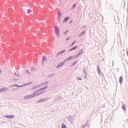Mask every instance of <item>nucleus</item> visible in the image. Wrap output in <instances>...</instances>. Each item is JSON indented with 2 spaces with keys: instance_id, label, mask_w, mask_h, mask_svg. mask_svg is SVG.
I'll use <instances>...</instances> for the list:
<instances>
[{
  "instance_id": "0eeeda50",
  "label": "nucleus",
  "mask_w": 128,
  "mask_h": 128,
  "mask_svg": "<svg viewBox=\"0 0 128 128\" xmlns=\"http://www.w3.org/2000/svg\"><path fill=\"white\" fill-rule=\"evenodd\" d=\"M47 60V59L45 57H43L42 58V63L43 64H44L45 62H46Z\"/></svg>"
},
{
  "instance_id": "423d86ee",
  "label": "nucleus",
  "mask_w": 128,
  "mask_h": 128,
  "mask_svg": "<svg viewBox=\"0 0 128 128\" xmlns=\"http://www.w3.org/2000/svg\"><path fill=\"white\" fill-rule=\"evenodd\" d=\"M74 58L73 57V56H70V57L66 59L65 60L66 61H68L71 60L72 59H73Z\"/></svg>"
},
{
  "instance_id": "7ed1b4c3",
  "label": "nucleus",
  "mask_w": 128,
  "mask_h": 128,
  "mask_svg": "<svg viewBox=\"0 0 128 128\" xmlns=\"http://www.w3.org/2000/svg\"><path fill=\"white\" fill-rule=\"evenodd\" d=\"M34 97V95L33 94L28 95L25 96L24 97V98L26 99H28L30 98H32Z\"/></svg>"
},
{
  "instance_id": "f8f14e48",
  "label": "nucleus",
  "mask_w": 128,
  "mask_h": 128,
  "mask_svg": "<svg viewBox=\"0 0 128 128\" xmlns=\"http://www.w3.org/2000/svg\"><path fill=\"white\" fill-rule=\"evenodd\" d=\"M32 10L30 9L28 10L27 11V12L28 14L31 13H32Z\"/></svg>"
},
{
  "instance_id": "5701e85b",
  "label": "nucleus",
  "mask_w": 128,
  "mask_h": 128,
  "mask_svg": "<svg viewBox=\"0 0 128 128\" xmlns=\"http://www.w3.org/2000/svg\"><path fill=\"white\" fill-rule=\"evenodd\" d=\"M2 72V71L0 69V74H1V73Z\"/></svg>"
},
{
  "instance_id": "a878e982",
  "label": "nucleus",
  "mask_w": 128,
  "mask_h": 128,
  "mask_svg": "<svg viewBox=\"0 0 128 128\" xmlns=\"http://www.w3.org/2000/svg\"><path fill=\"white\" fill-rule=\"evenodd\" d=\"M59 15V16H60L61 15V14H59L58 15V16Z\"/></svg>"
},
{
  "instance_id": "6e6552de",
  "label": "nucleus",
  "mask_w": 128,
  "mask_h": 128,
  "mask_svg": "<svg viewBox=\"0 0 128 128\" xmlns=\"http://www.w3.org/2000/svg\"><path fill=\"white\" fill-rule=\"evenodd\" d=\"M77 47H78V46H75L72 48L71 49H70L69 50V52H70L73 50H74L76 49L77 48Z\"/></svg>"
},
{
  "instance_id": "f257e3e1",
  "label": "nucleus",
  "mask_w": 128,
  "mask_h": 128,
  "mask_svg": "<svg viewBox=\"0 0 128 128\" xmlns=\"http://www.w3.org/2000/svg\"><path fill=\"white\" fill-rule=\"evenodd\" d=\"M47 87L42 88L35 91L33 93L34 96H38L42 93L44 92V90Z\"/></svg>"
},
{
  "instance_id": "f03ea898",
  "label": "nucleus",
  "mask_w": 128,
  "mask_h": 128,
  "mask_svg": "<svg viewBox=\"0 0 128 128\" xmlns=\"http://www.w3.org/2000/svg\"><path fill=\"white\" fill-rule=\"evenodd\" d=\"M55 34L58 37H59L60 36L59 34L60 30L57 26H56L55 27Z\"/></svg>"
},
{
  "instance_id": "20e7f679",
  "label": "nucleus",
  "mask_w": 128,
  "mask_h": 128,
  "mask_svg": "<svg viewBox=\"0 0 128 128\" xmlns=\"http://www.w3.org/2000/svg\"><path fill=\"white\" fill-rule=\"evenodd\" d=\"M44 85V84L42 83V84H40L39 86H35L33 87L32 88V89L34 90H35V89H36L37 88H38L41 86H42Z\"/></svg>"
},
{
  "instance_id": "f3484780",
  "label": "nucleus",
  "mask_w": 128,
  "mask_h": 128,
  "mask_svg": "<svg viewBox=\"0 0 128 128\" xmlns=\"http://www.w3.org/2000/svg\"><path fill=\"white\" fill-rule=\"evenodd\" d=\"M122 77H120V79H119V81H120V83H121V82H122Z\"/></svg>"
},
{
  "instance_id": "aec40b11",
  "label": "nucleus",
  "mask_w": 128,
  "mask_h": 128,
  "mask_svg": "<svg viewBox=\"0 0 128 128\" xmlns=\"http://www.w3.org/2000/svg\"><path fill=\"white\" fill-rule=\"evenodd\" d=\"M85 33V32H82L80 33V35H83V34H84Z\"/></svg>"
},
{
  "instance_id": "dca6fc26",
  "label": "nucleus",
  "mask_w": 128,
  "mask_h": 128,
  "mask_svg": "<svg viewBox=\"0 0 128 128\" xmlns=\"http://www.w3.org/2000/svg\"><path fill=\"white\" fill-rule=\"evenodd\" d=\"M69 18L68 17H66L64 18V21L65 22H66L69 19Z\"/></svg>"
},
{
  "instance_id": "b1692460",
  "label": "nucleus",
  "mask_w": 128,
  "mask_h": 128,
  "mask_svg": "<svg viewBox=\"0 0 128 128\" xmlns=\"http://www.w3.org/2000/svg\"><path fill=\"white\" fill-rule=\"evenodd\" d=\"M122 108H123L124 109H126L125 108H124V107H122Z\"/></svg>"
},
{
  "instance_id": "39448f33",
  "label": "nucleus",
  "mask_w": 128,
  "mask_h": 128,
  "mask_svg": "<svg viewBox=\"0 0 128 128\" xmlns=\"http://www.w3.org/2000/svg\"><path fill=\"white\" fill-rule=\"evenodd\" d=\"M66 51L65 50H64L58 52L56 54L57 56H58L59 55L64 53Z\"/></svg>"
},
{
  "instance_id": "9d476101",
  "label": "nucleus",
  "mask_w": 128,
  "mask_h": 128,
  "mask_svg": "<svg viewBox=\"0 0 128 128\" xmlns=\"http://www.w3.org/2000/svg\"><path fill=\"white\" fill-rule=\"evenodd\" d=\"M64 63L63 62H61L59 64L58 66H57V67H56L57 68H58L60 66H62V65H63L64 64Z\"/></svg>"
},
{
  "instance_id": "412c9836",
  "label": "nucleus",
  "mask_w": 128,
  "mask_h": 128,
  "mask_svg": "<svg viewBox=\"0 0 128 128\" xmlns=\"http://www.w3.org/2000/svg\"><path fill=\"white\" fill-rule=\"evenodd\" d=\"M58 20L59 21H60V20L61 19V17L60 16H59V15L58 16Z\"/></svg>"
},
{
  "instance_id": "1a4fd4ad",
  "label": "nucleus",
  "mask_w": 128,
  "mask_h": 128,
  "mask_svg": "<svg viewBox=\"0 0 128 128\" xmlns=\"http://www.w3.org/2000/svg\"><path fill=\"white\" fill-rule=\"evenodd\" d=\"M7 88H4L0 89V92H5L6 90H7Z\"/></svg>"
},
{
  "instance_id": "a211bd4d",
  "label": "nucleus",
  "mask_w": 128,
  "mask_h": 128,
  "mask_svg": "<svg viewBox=\"0 0 128 128\" xmlns=\"http://www.w3.org/2000/svg\"><path fill=\"white\" fill-rule=\"evenodd\" d=\"M76 4H74L73 6V8H74L76 7Z\"/></svg>"
},
{
  "instance_id": "9b49d317",
  "label": "nucleus",
  "mask_w": 128,
  "mask_h": 128,
  "mask_svg": "<svg viewBox=\"0 0 128 128\" xmlns=\"http://www.w3.org/2000/svg\"><path fill=\"white\" fill-rule=\"evenodd\" d=\"M62 128H66V126L65 124L62 123Z\"/></svg>"
},
{
  "instance_id": "2eb2a0df",
  "label": "nucleus",
  "mask_w": 128,
  "mask_h": 128,
  "mask_svg": "<svg viewBox=\"0 0 128 128\" xmlns=\"http://www.w3.org/2000/svg\"><path fill=\"white\" fill-rule=\"evenodd\" d=\"M83 53L82 50V49L81 50H80L79 53H78L80 55L82 54Z\"/></svg>"
},
{
  "instance_id": "393cba45",
  "label": "nucleus",
  "mask_w": 128,
  "mask_h": 128,
  "mask_svg": "<svg viewBox=\"0 0 128 128\" xmlns=\"http://www.w3.org/2000/svg\"><path fill=\"white\" fill-rule=\"evenodd\" d=\"M70 38H67V39H66V40H68Z\"/></svg>"
},
{
  "instance_id": "6ab92c4d",
  "label": "nucleus",
  "mask_w": 128,
  "mask_h": 128,
  "mask_svg": "<svg viewBox=\"0 0 128 128\" xmlns=\"http://www.w3.org/2000/svg\"><path fill=\"white\" fill-rule=\"evenodd\" d=\"M68 30H67L66 31L64 32V34H66L68 32Z\"/></svg>"
},
{
  "instance_id": "ddd939ff",
  "label": "nucleus",
  "mask_w": 128,
  "mask_h": 128,
  "mask_svg": "<svg viewBox=\"0 0 128 128\" xmlns=\"http://www.w3.org/2000/svg\"><path fill=\"white\" fill-rule=\"evenodd\" d=\"M80 55L78 53H77L74 57V58H78L79 56Z\"/></svg>"
},
{
  "instance_id": "4be33fe9",
  "label": "nucleus",
  "mask_w": 128,
  "mask_h": 128,
  "mask_svg": "<svg viewBox=\"0 0 128 128\" xmlns=\"http://www.w3.org/2000/svg\"><path fill=\"white\" fill-rule=\"evenodd\" d=\"M75 41H74L71 44V46H72L75 43Z\"/></svg>"
},
{
  "instance_id": "4468645a",
  "label": "nucleus",
  "mask_w": 128,
  "mask_h": 128,
  "mask_svg": "<svg viewBox=\"0 0 128 128\" xmlns=\"http://www.w3.org/2000/svg\"><path fill=\"white\" fill-rule=\"evenodd\" d=\"M14 116L12 115H10L8 116V118H13L14 117Z\"/></svg>"
}]
</instances>
